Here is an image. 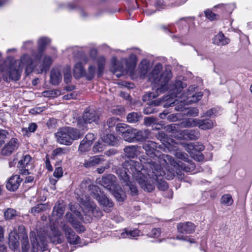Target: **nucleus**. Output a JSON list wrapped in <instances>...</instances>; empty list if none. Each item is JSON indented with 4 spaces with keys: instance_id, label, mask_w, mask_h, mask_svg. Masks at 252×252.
<instances>
[{
    "instance_id": "obj_1",
    "label": "nucleus",
    "mask_w": 252,
    "mask_h": 252,
    "mask_svg": "<svg viewBox=\"0 0 252 252\" xmlns=\"http://www.w3.org/2000/svg\"><path fill=\"white\" fill-rule=\"evenodd\" d=\"M146 155L139 157L141 163L138 161L130 160L124 163L123 170H119L118 173L123 177L126 181L128 179L126 170L130 172L140 185L145 189L150 191L154 189L153 183H151L147 180L145 174H147L153 180H157L158 176L164 174V171L160 166L156 164L154 160L159 154L158 148H161V146L152 141H148L143 145Z\"/></svg>"
},
{
    "instance_id": "obj_2",
    "label": "nucleus",
    "mask_w": 252,
    "mask_h": 252,
    "mask_svg": "<svg viewBox=\"0 0 252 252\" xmlns=\"http://www.w3.org/2000/svg\"><path fill=\"white\" fill-rule=\"evenodd\" d=\"M162 68V65L160 63H157L152 71L147 76L148 79L151 82L155 84L157 86L156 92H150L145 94L143 96V101H145L155 98L158 95V93H162L165 91L170 89L171 97H177L183 89L187 87V84L181 80H176L173 85L170 87L168 86V82L172 77L171 70L166 69L161 73L160 71Z\"/></svg>"
},
{
    "instance_id": "obj_3",
    "label": "nucleus",
    "mask_w": 252,
    "mask_h": 252,
    "mask_svg": "<svg viewBox=\"0 0 252 252\" xmlns=\"http://www.w3.org/2000/svg\"><path fill=\"white\" fill-rule=\"evenodd\" d=\"M84 133L81 129L65 126L61 128L55 133V135L59 143L69 146L71 145L74 140L82 138Z\"/></svg>"
},
{
    "instance_id": "obj_4",
    "label": "nucleus",
    "mask_w": 252,
    "mask_h": 252,
    "mask_svg": "<svg viewBox=\"0 0 252 252\" xmlns=\"http://www.w3.org/2000/svg\"><path fill=\"white\" fill-rule=\"evenodd\" d=\"M99 120L98 113L94 109L87 108L85 110L82 116L77 119V126L85 133L88 129L89 124L94 123L97 124Z\"/></svg>"
},
{
    "instance_id": "obj_5",
    "label": "nucleus",
    "mask_w": 252,
    "mask_h": 252,
    "mask_svg": "<svg viewBox=\"0 0 252 252\" xmlns=\"http://www.w3.org/2000/svg\"><path fill=\"white\" fill-rule=\"evenodd\" d=\"M89 190L91 191V195L95 198L100 205L103 206L104 210L107 213L111 211L113 206L112 201L109 199L106 195L100 192L98 188L94 185L88 186Z\"/></svg>"
},
{
    "instance_id": "obj_6",
    "label": "nucleus",
    "mask_w": 252,
    "mask_h": 252,
    "mask_svg": "<svg viewBox=\"0 0 252 252\" xmlns=\"http://www.w3.org/2000/svg\"><path fill=\"white\" fill-rule=\"evenodd\" d=\"M30 237L32 248L36 250L40 249L42 252H50L47 249L46 238L42 233L38 232L36 235L34 232H32L30 233Z\"/></svg>"
},
{
    "instance_id": "obj_7",
    "label": "nucleus",
    "mask_w": 252,
    "mask_h": 252,
    "mask_svg": "<svg viewBox=\"0 0 252 252\" xmlns=\"http://www.w3.org/2000/svg\"><path fill=\"white\" fill-rule=\"evenodd\" d=\"M176 156L177 158L183 160L185 162H177L176 166H178L181 169L189 172L192 171L195 169V164L192 160L189 158L188 155L187 154L178 152L176 153Z\"/></svg>"
},
{
    "instance_id": "obj_8",
    "label": "nucleus",
    "mask_w": 252,
    "mask_h": 252,
    "mask_svg": "<svg viewBox=\"0 0 252 252\" xmlns=\"http://www.w3.org/2000/svg\"><path fill=\"white\" fill-rule=\"evenodd\" d=\"M22 71L21 68L15 65V63L10 64L8 67L7 72L3 74V79L6 82L10 80L17 81L20 79L21 73Z\"/></svg>"
},
{
    "instance_id": "obj_9",
    "label": "nucleus",
    "mask_w": 252,
    "mask_h": 252,
    "mask_svg": "<svg viewBox=\"0 0 252 252\" xmlns=\"http://www.w3.org/2000/svg\"><path fill=\"white\" fill-rule=\"evenodd\" d=\"M80 199V203L84 206L89 212H91L94 217L100 218L102 216V212L96 207V205L93 202L90 200V196H82Z\"/></svg>"
},
{
    "instance_id": "obj_10",
    "label": "nucleus",
    "mask_w": 252,
    "mask_h": 252,
    "mask_svg": "<svg viewBox=\"0 0 252 252\" xmlns=\"http://www.w3.org/2000/svg\"><path fill=\"white\" fill-rule=\"evenodd\" d=\"M33 167L32 158L28 154L24 155L19 160L18 164L20 173L23 175H28L31 173L30 171Z\"/></svg>"
},
{
    "instance_id": "obj_11",
    "label": "nucleus",
    "mask_w": 252,
    "mask_h": 252,
    "mask_svg": "<svg viewBox=\"0 0 252 252\" xmlns=\"http://www.w3.org/2000/svg\"><path fill=\"white\" fill-rule=\"evenodd\" d=\"M156 160H154L156 162V164L160 166L162 168L164 172L165 171L163 169V167L166 168L167 165L169 164L175 167L176 166L177 161L175 160L173 158L168 155L166 154H158V156L155 158ZM165 175V173L161 176H164Z\"/></svg>"
},
{
    "instance_id": "obj_12",
    "label": "nucleus",
    "mask_w": 252,
    "mask_h": 252,
    "mask_svg": "<svg viewBox=\"0 0 252 252\" xmlns=\"http://www.w3.org/2000/svg\"><path fill=\"white\" fill-rule=\"evenodd\" d=\"M123 169H125L124 168V163L123 164L122 167H119L118 169H117V170H116V174L119 177L120 179L123 181L124 183H125L126 185H127L128 186H129V190L130 191V194L132 196L137 195L138 191V189H137V187L135 186H134V185H132L131 184H130V183H129V179H130V178L131 176L132 177V178L134 180H135L136 182H137V183L139 185V186L141 187V188L143 190H144L145 191H146L147 192H151V191H152L154 189H153L152 190H151L150 191H148L147 189H145L143 188L142 187V186L140 185V184L138 183V182L137 181V180L133 177V176L132 175V174L130 172L128 171L127 170H126V174L127 175V177H128V180L127 181H126L125 180V179L124 178H123V177H121L120 176V175L118 173V171L119 170H122L123 171Z\"/></svg>"
},
{
    "instance_id": "obj_13",
    "label": "nucleus",
    "mask_w": 252,
    "mask_h": 252,
    "mask_svg": "<svg viewBox=\"0 0 252 252\" xmlns=\"http://www.w3.org/2000/svg\"><path fill=\"white\" fill-rule=\"evenodd\" d=\"M196 89L194 85H191L189 87L187 92L183 94L182 98L184 101L187 100L189 102L195 103L201 99L203 95L202 92H198L194 94Z\"/></svg>"
},
{
    "instance_id": "obj_14",
    "label": "nucleus",
    "mask_w": 252,
    "mask_h": 252,
    "mask_svg": "<svg viewBox=\"0 0 252 252\" xmlns=\"http://www.w3.org/2000/svg\"><path fill=\"white\" fill-rule=\"evenodd\" d=\"M62 229L64 232L65 237L70 244H78L80 243V237L75 234L74 231L67 224H62Z\"/></svg>"
},
{
    "instance_id": "obj_15",
    "label": "nucleus",
    "mask_w": 252,
    "mask_h": 252,
    "mask_svg": "<svg viewBox=\"0 0 252 252\" xmlns=\"http://www.w3.org/2000/svg\"><path fill=\"white\" fill-rule=\"evenodd\" d=\"M18 140L16 138H12L2 149L1 154L3 156H9L19 147Z\"/></svg>"
},
{
    "instance_id": "obj_16",
    "label": "nucleus",
    "mask_w": 252,
    "mask_h": 252,
    "mask_svg": "<svg viewBox=\"0 0 252 252\" xmlns=\"http://www.w3.org/2000/svg\"><path fill=\"white\" fill-rule=\"evenodd\" d=\"M178 232L182 234H190L195 231V225L191 222H180L177 225Z\"/></svg>"
},
{
    "instance_id": "obj_17",
    "label": "nucleus",
    "mask_w": 252,
    "mask_h": 252,
    "mask_svg": "<svg viewBox=\"0 0 252 252\" xmlns=\"http://www.w3.org/2000/svg\"><path fill=\"white\" fill-rule=\"evenodd\" d=\"M116 177L112 174H108L102 177L99 181L100 184L109 190L116 189Z\"/></svg>"
},
{
    "instance_id": "obj_18",
    "label": "nucleus",
    "mask_w": 252,
    "mask_h": 252,
    "mask_svg": "<svg viewBox=\"0 0 252 252\" xmlns=\"http://www.w3.org/2000/svg\"><path fill=\"white\" fill-rule=\"evenodd\" d=\"M22 181V179L20 178V175H13L9 179L6 187L9 190L14 191L19 188Z\"/></svg>"
},
{
    "instance_id": "obj_19",
    "label": "nucleus",
    "mask_w": 252,
    "mask_h": 252,
    "mask_svg": "<svg viewBox=\"0 0 252 252\" xmlns=\"http://www.w3.org/2000/svg\"><path fill=\"white\" fill-rule=\"evenodd\" d=\"M50 42V39L46 37H41L38 39V53L34 57L35 60H39L41 59L42 53L44 52L46 46Z\"/></svg>"
},
{
    "instance_id": "obj_20",
    "label": "nucleus",
    "mask_w": 252,
    "mask_h": 252,
    "mask_svg": "<svg viewBox=\"0 0 252 252\" xmlns=\"http://www.w3.org/2000/svg\"><path fill=\"white\" fill-rule=\"evenodd\" d=\"M48 237L50 242L55 245L62 243L63 239L60 231L55 228L51 229Z\"/></svg>"
},
{
    "instance_id": "obj_21",
    "label": "nucleus",
    "mask_w": 252,
    "mask_h": 252,
    "mask_svg": "<svg viewBox=\"0 0 252 252\" xmlns=\"http://www.w3.org/2000/svg\"><path fill=\"white\" fill-rule=\"evenodd\" d=\"M104 160L102 156H94L90 158L88 160H85L83 165L86 168H90L102 163Z\"/></svg>"
},
{
    "instance_id": "obj_22",
    "label": "nucleus",
    "mask_w": 252,
    "mask_h": 252,
    "mask_svg": "<svg viewBox=\"0 0 252 252\" xmlns=\"http://www.w3.org/2000/svg\"><path fill=\"white\" fill-rule=\"evenodd\" d=\"M15 65L21 68L23 70L24 67L26 66V71L28 70L29 66L32 64V60L27 54L24 55L19 60L15 61Z\"/></svg>"
},
{
    "instance_id": "obj_23",
    "label": "nucleus",
    "mask_w": 252,
    "mask_h": 252,
    "mask_svg": "<svg viewBox=\"0 0 252 252\" xmlns=\"http://www.w3.org/2000/svg\"><path fill=\"white\" fill-rule=\"evenodd\" d=\"M195 124L193 126H197L199 128L206 130L212 128L214 126L213 122L210 119L206 120H193Z\"/></svg>"
},
{
    "instance_id": "obj_24",
    "label": "nucleus",
    "mask_w": 252,
    "mask_h": 252,
    "mask_svg": "<svg viewBox=\"0 0 252 252\" xmlns=\"http://www.w3.org/2000/svg\"><path fill=\"white\" fill-rule=\"evenodd\" d=\"M150 131L148 129L137 130L135 129L134 142H142L147 139Z\"/></svg>"
},
{
    "instance_id": "obj_25",
    "label": "nucleus",
    "mask_w": 252,
    "mask_h": 252,
    "mask_svg": "<svg viewBox=\"0 0 252 252\" xmlns=\"http://www.w3.org/2000/svg\"><path fill=\"white\" fill-rule=\"evenodd\" d=\"M62 75L57 68H53L50 73V83L54 86L58 85L62 81Z\"/></svg>"
},
{
    "instance_id": "obj_26",
    "label": "nucleus",
    "mask_w": 252,
    "mask_h": 252,
    "mask_svg": "<svg viewBox=\"0 0 252 252\" xmlns=\"http://www.w3.org/2000/svg\"><path fill=\"white\" fill-rule=\"evenodd\" d=\"M194 18L192 17H185L181 18L177 23L179 29L186 33L189 30V23L193 22Z\"/></svg>"
},
{
    "instance_id": "obj_27",
    "label": "nucleus",
    "mask_w": 252,
    "mask_h": 252,
    "mask_svg": "<svg viewBox=\"0 0 252 252\" xmlns=\"http://www.w3.org/2000/svg\"><path fill=\"white\" fill-rule=\"evenodd\" d=\"M86 75V70L80 62L76 63L73 69V75L76 79H79Z\"/></svg>"
},
{
    "instance_id": "obj_28",
    "label": "nucleus",
    "mask_w": 252,
    "mask_h": 252,
    "mask_svg": "<svg viewBox=\"0 0 252 252\" xmlns=\"http://www.w3.org/2000/svg\"><path fill=\"white\" fill-rule=\"evenodd\" d=\"M8 244L10 248L13 250H15L18 248L19 243L15 232H11L9 233Z\"/></svg>"
},
{
    "instance_id": "obj_29",
    "label": "nucleus",
    "mask_w": 252,
    "mask_h": 252,
    "mask_svg": "<svg viewBox=\"0 0 252 252\" xmlns=\"http://www.w3.org/2000/svg\"><path fill=\"white\" fill-rule=\"evenodd\" d=\"M145 176H146L148 182L151 183H153L154 186H155V183L156 182H158V188L160 190H165L168 189V186L167 183L165 181H161V180L160 179H158V178H160L161 176H158L157 180H153V179L152 178H150L147 174H145Z\"/></svg>"
},
{
    "instance_id": "obj_30",
    "label": "nucleus",
    "mask_w": 252,
    "mask_h": 252,
    "mask_svg": "<svg viewBox=\"0 0 252 252\" xmlns=\"http://www.w3.org/2000/svg\"><path fill=\"white\" fill-rule=\"evenodd\" d=\"M104 143L111 146H116L119 142L118 138L112 134H106L102 138Z\"/></svg>"
},
{
    "instance_id": "obj_31",
    "label": "nucleus",
    "mask_w": 252,
    "mask_h": 252,
    "mask_svg": "<svg viewBox=\"0 0 252 252\" xmlns=\"http://www.w3.org/2000/svg\"><path fill=\"white\" fill-rule=\"evenodd\" d=\"M228 38L225 37L222 32H220L217 34L214 38V43L218 45H225L229 42Z\"/></svg>"
},
{
    "instance_id": "obj_32",
    "label": "nucleus",
    "mask_w": 252,
    "mask_h": 252,
    "mask_svg": "<svg viewBox=\"0 0 252 252\" xmlns=\"http://www.w3.org/2000/svg\"><path fill=\"white\" fill-rule=\"evenodd\" d=\"M150 67V62L147 60H143L139 66L141 76L144 77L147 74Z\"/></svg>"
},
{
    "instance_id": "obj_33",
    "label": "nucleus",
    "mask_w": 252,
    "mask_h": 252,
    "mask_svg": "<svg viewBox=\"0 0 252 252\" xmlns=\"http://www.w3.org/2000/svg\"><path fill=\"white\" fill-rule=\"evenodd\" d=\"M184 135L190 140L198 139L200 136L199 131L197 129H186L183 131Z\"/></svg>"
},
{
    "instance_id": "obj_34",
    "label": "nucleus",
    "mask_w": 252,
    "mask_h": 252,
    "mask_svg": "<svg viewBox=\"0 0 252 252\" xmlns=\"http://www.w3.org/2000/svg\"><path fill=\"white\" fill-rule=\"evenodd\" d=\"M138 146L136 145H131L126 147L124 150L126 155L130 158H133L136 155Z\"/></svg>"
},
{
    "instance_id": "obj_35",
    "label": "nucleus",
    "mask_w": 252,
    "mask_h": 252,
    "mask_svg": "<svg viewBox=\"0 0 252 252\" xmlns=\"http://www.w3.org/2000/svg\"><path fill=\"white\" fill-rule=\"evenodd\" d=\"M111 70L113 72H117L118 71L124 70V66L122 63L118 61L116 57L112 58Z\"/></svg>"
},
{
    "instance_id": "obj_36",
    "label": "nucleus",
    "mask_w": 252,
    "mask_h": 252,
    "mask_svg": "<svg viewBox=\"0 0 252 252\" xmlns=\"http://www.w3.org/2000/svg\"><path fill=\"white\" fill-rule=\"evenodd\" d=\"M64 210L65 208L63 205L59 203L54 207L53 215L56 216L58 218H61L64 212Z\"/></svg>"
},
{
    "instance_id": "obj_37",
    "label": "nucleus",
    "mask_w": 252,
    "mask_h": 252,
    "mask_svg": "<svg viewBox=\"0 0 252 252\" xmlns=\"http://www.w3.org/2000/svg\"><path fill=\"white\" fill-rule=\"evenodd\" d=\"M135 129L131 127L128 128V130L122 136L123 138L126 141L129 142H134V132Z\"/></svg>"
},
{
    "instance_id": "obj_38",
    "label": "nucleus",
    "mask_w": 252,
    "mask_h": 252,
    "mask_svg": "<svg viewBox=\"0 0 252 252\" xmlns=\"http://www.w3.org/2000/svg\"><path fill=\"white\" fill-rule=\"evenodd\" d=\"M125 231L121 234L122 238H132L139 235L140 233L139 230L136 229L132 230L125 229Z\"/></svg>"
},
{
    "instance_id": "obj_39",
    "label": "nucleus",
    "mask_w": 252,
    "mask_h": 252,
    "mask_svg": "<svg viewBox=\"0 0 252 252\" xmlns=\"http://www.w3.org/2000/svg\"><path fill=\"white\" fill-rule=\"evenodd\" d=\"M68 150L66 148H58L54 149L52 153L53 158H60L67 154Z\"/></svg>"
},
{
    "instance_id": "obj_40",
    "label": "nucleus",
    "mask_w": 252,
    "mask_h": 252,
    "mask_svg": "<svg viewBox=\"0 0 252 252\" xmlns=\"http://www.w3.org/2000/svg\"><path fill=\"white\" fill-rule=\"evenodd\" d=\"M141 115L135 112L129 113L126 117L127 121L130 123H135L141 119Z\"/></svg>"
},
{
    "instance_id": "obj_41",
    "label": "nucleus",
    "mask_w": 252,
    "mask_h": 252,
    "mask_svg": "<svg viewBox=\"0 0 252 252\" xmlns=\"http://www.w3.org/2000/svg\"><path fill=\"white\" fill-rule=\"evenodd\" d=\"M52 62H53V60L50 56H45L43 59V64H42V67L41 68V70L42 71H47L49 69Z\"/></svg>"
},
{
    "instance_id": "obj_42",
    "label": "nucleus",
    "mask_w": 252,
    "mask_h": 252,
    "mask_svg": "<svg viewBox=\"0 0 252 252\" xmlns=\"http://www.w3.org/2000/svg\"><path fill=\"white\" fill-rule=\"evenodd\" d=\"M130 127V126L125 124H118L116 126V130L123 136Z\"/></svg>"
},
{
    "instance_id": "obj_43",
    "label": "nucleus",
    "mask_w": 252,
    "mask_h": 252,
    "mask_svg": "<svg viewBox=\"0 0 252 252\" xmlns=\"http://www.w3.org/2000/svg\"><path fill=\"white\" fill-rule=\"evenodd\" d=\"M105 59L104 57H100L97 59L98 75L101 76L104 70Z\"/></svg>"
},
{
    "instance_id": "obj_44",
    "label": "nucleus",
    "mask_w": 252,
    "mask_h": 252,
    "mask_svg": "<svg viewBox=\"0 0 252 252\" xmlns=\"http://www.w3.org/2000/svg\"><path fill=\"white\" fill-rule=\"evenodd\" d=\"M103 141L102 139L101 140H98L93 146V150L94 153H99L103 151L105 147V145L103 144Z\"/></svg>"
},
{
    "instance_id": "obj_45",
    "label": "nucleus",
    "mask_w": 252,
    "mask_h": 252,
    "mask_svg": "<svg viewBox=\"0 0 252 252\" xmlns=\"http://www.w3.org/2000/svg\"><path fill=\"white\" fill-rule=\"evenodd\" d=\"M111 191L112 192V194L117 200L119 201H123L125 200V195L121 189L116 190L115 189Z\"/></svg>"
},
{
    "instance_id": "obj_46",
    "label": "nucleus",
    "mask_w": 252,
    "mask_h": 252,
    "mask_svg": "<svg viewBox=\"0 0 252 252\" xmlns=\"http://www.w3.org/2000/svg\"><path fill=\"white\" fill-rule=\"evenodd\" d=\"M95 72V67L94 65H90L89 67L88 72H86L85 76L88 80H92L94 76Z\"/></svg>"
},
{
    "instance_id": "obj_47",
    "label": "nucleus",
    "mask_w": 252,
    "mask_h": 252,
    "mask_svg": "<svg viewBox=\"0 0 252 252\" xmlns=\"http://www.w3.org/2000/svg\"><path fill=\"white\" fill-rule=\"evenodd\" d=\"M220 202L226 206H230L233 203V199L230 194H225L221 197Z\"/></svg>"
},
{
    "instance_id": "obj_48",
    "label": "nucleus",
    "mask_w": 252,
    "mask_h": 252,
    "mask_svg": "<svg viewBox=\"0 0 252 252\" xmlns=\"http://www.w3.org/2000/svg\"><path fill=\"white\" fill-rule=\"evenodd\" d=\"M30 249V244L27 235L24 236L22 240V252H28Z\"/></svg>"
},
{
    "instance_id": "obj_49",
    "label": "nucleus",
    "mask_w": 252,
    "mask_h": 252,
    "mask_svg": "<svg viewBox=\"0 0 252 252\" xmlns=\"http://www.w3.org/2000/svg\"><path fill=\"white\" fill-rule=\"evenodd\" d=\"M60 94L58 90H48L42 93L43 96L47 97H56Z\"/></svg>"
},
{
    "instance_id": "obj_50",
    "label": "nucleus",
    "mask_w": 252,
    "mask_h": 252,
    "mask_svg": "<svg viewBox=\"0 0 252 252\" xmlns=\"http://www.w3.org/2000/svg\"><path fill=\"white\" fill-rule=\"evenodd\" d=\"M4 217L6 220H11L16 215V211L13 209L8 208L4 213Z\"/></svg>"
},
{
    "instance_id": "obj_51",
    "label": "nucleus",
    "mask_w": 252,
    "mask_h": 252,
    "mask_svg": "<svg viewBox=\"0 0 252 252\" xmlns=\"http://www.w3.org/2000/svg\"><path fill=\"white\" fill-rule=\"evenodd\" d=\"M63 73L64 82L66 84L70 83L72 79L70 68L69 67H66L65 69H64Z\"/></svg>"
},
{
    "instance_id": "obj_52",
    "label": "nucleus",
    "mask_w": 252,
    "mask_h": 252,
    "mask_svg": "<svg viewBox=\"0 0 252 252\" xmlns=\"http://www.w3.org/2000/svg\"><path fill=\"white\" fill-rule=\"evenodd\" d=\"M89 143L85 141H81L79 146V150L81 152H86L88 151L90 149V147L92 144Z\"/></svg>"
},
{
    "instance_id": "obj_53",
    "label": "nucleus",
    "mask_w": 252,
    "mask_h": 252,
    "mask_svg": "<svg viewBox=\"0 0 252 252\" xmlns=\"http://www.w3.org/2000/svg\"><path fill=\"white\" fill-rule=\"evenodd\" d=\"M67 50L68 52L72 51L74 57L76 58L80 57L83 54L80 51V48L77 46L68 48Z\"/></svg>"
},
{
    "instance_id": "obj_54",
    "label": "nucleus",
    "mask_w": 252,
    "mask_h": 252,
    "mask_svg": "<svg viewBox=\"0 0 252 252\" xmlns=\"http://www.w3.org/2000/svg\"><path fill=\"white\" fill-rule=\"evenodd\" d=\"M205 17L210 21L217 20L219 15L213 13L211 10L207 9L204 11Z\"/></svg>"
},
{
    "instance_id": "obj_55",
    "label": "nucleus",
    "mask_w": 252,
    "mask_h": 252,
    "mask_svg": "<svg viewBox=\"0 0 252 252\" xmlns=\"http://www.w3.org/2000/svg\"><path fill=\"white\" fill-rule=\"evenodd\" d=\"M72 226L79 233L83 232L85 230V227L77 220L72 224Z\"/></svg>"
},
{
    "instance_id": "obj_56",
    "label": "nucleus",
    "mask_w": 252,
    "mask_h": 252,
    "mask_svg": "<svg viewBox=\"0 0 252 252\" xmlns=\"http://www.w3.org/2000/svg\"><path fill=\"white\" fill-rule=\"evenodd\" d=\"M37 126L35 123H32L29 124L28 127L22 128V131L25 132L26 134H27L28 132H34L37 129Z\"/></svg>"
},
{
    "instance_id": "obj_57",
    "label": "nucleus",
    "mask_w": 252,
    "mask_h": 252,
    "mask_svg": "<svg viewBox=\"0 0 252 252\" xmlns=\"http://www.w3.org/2000/svg\"><path fill=\"white\" fill-rule=\"evenodd\" d=\"M187 148H188L187 151L190 154H193V151H192L194 149L197 150L199 151H202L204 149V147L202 145H198V148H196V146L192 144H188Z\"/></svg>"
},
{
    "instance_id": "obj_58",
    "label": "nucleus",
    "mask_w": 252,
    "mask_h": 252,
    "mask_svg": "<svg viewBox=\"0 0 252 252\" xmlns=\"http://www.w3.org/2000/svg\"><path fill=\"white\" fill-rule=\"evenodd\" d=\"M45 206L43 204H40L36 205L34 207L32 208L31 213L35 215L36 213H38L41 211L45 210Z\"/></svg>"
},
{
    "instance_id": "obj_59",
    "label": "nucleus",
    "mask_w": 252,
    "mask_h": 252,
    "mask_svg": "<svg viewBox=\"0 0 252 252\" xmlns=\"http://www.w3.org/2000/svg\"><path fill=\"white\" fill-rule=\"evenodd\" d=\"M161 233V229L159 228H155L150 232L148 235L149 237L153 238H157L160 236Z\"/></svg>"
},
{
    "instance_id": "obj_60",
    "label": "nucleus",
    "mask_w": 252,
    "mask_h": 252,
    "mask_svg": "<svg viewBox=\"0 0 252 252\" xmlns=\"http://www.w3.org/2000/svg\"><path fill=\"white\" fill-rule=\"evenodd\" d=\"M176 239L179 240H182L184 241H189L190 243H194L195 241L193 239H191L187 236L184 235H178L176 237Z\"/></svg>"
},
{
    "instance_id": "obj_61",
    "label": "nucleus",
    "mask_w": 252,
    "mask_h": 252,
    "mask_svg": "<svg viewBox=\"0 0 252 252\" xmlns=\"http://www.w3.org/2000/svg\"><path fill=\"white\" fill-rule=\"evenodd\" d=\"M95 139V136L93 133H89L86 135L85 137L82 141H85L89 143H91L90 144L92 145V143Z\"/></svg>"
},
{
    "instance_id": "obj_62",
    "label": "nucleus",
    "mask_w": 252,
    "mask_h": 252,
    "mask_svg": "<svg viewBox=\"0 0 252 252\" xmlns=\"http://www.w3.org/2000/svg\"><path fill=\"white\" fill-rule=\"evenodd\" d=\"M66 219L67 221L69 222L71 225L73 223H74L76 220V219L74 217V216L70 212L66 213L65 215Z\"/></svg>"
},
{
    "instance_id": "obj_63",
    "label": "nucleus",
    "mask_w": 252,
    "mask_h": 252,
    "mask_svg": "<svg viewBox=\"0 0 252 252\" xmlns=\"http://www.w3.org/2000/svg\"><path fill=\"white\" fill-rule=\"evenodd\" d=\"M66 219L67 221L69 222L71 225L73 223H74L76 220V219L74 217V216L70 212L66 213L65 215Z\"/></svg>"
},
{
    "instance_id": "obj_64",
    "label": "nucleus",
    "mask_w": 252,
    "mask_h": 252,
    "mask_svg": "<svg viewBox=\"0 0 252 252\" xmlns=\"http://www.w3.org/2000/svg\"><path fill=\"white\" fill-rule=\"evenodd\" d=\"M22 48L26 50H32L33 48V42L31 40H28L24 42Z\"/></svg>"
}]
</instances>
